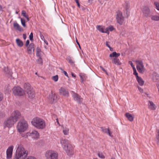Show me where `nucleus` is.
<instances>
[{
	"instance_id": "052dcab7",
	"label": "nucleus",
	"mask_w": 159,
	"mask_h": 159,
	"mask_svg": "<svg viewBox=\"0 0 159 159\" xmlns=\"http://www.w3.org/2000/svg\"><path fill=\"white\" fill-rule=\"evenodd\" d=\"M93 0H88V2L90 4H92L93 2Z\"/></svg>"
},
{
	"instance_id": "72a5a7b5",
	"label": "nucleus",
	"mask_w": 159,
	"mask_h": 159,
	"mask_svg": "<svg viewBox=\"0 0 159 159\" xmlns=\"http://www.w3.org/2000/svg\"><path fill=\"white\" fill-rule=\"evenodd\" d=\"M37 61L38 64L42 65L43 64V60L41 57H39V58L37 60Z\"/></svg>"
},
{
	"instance_id": "ddd939ff",
	"label": "nucleus",
	"mask_w": 159,
	"mask_h": 159,
	"mask_svg": "<svg viewBox=\"0 0 159 159\" xmlns=\"http://www.w3.org/2000/svg\"><path fill=\"white\" fill-rule=\"evenodd\" d=\"M68 155H71L72 154L73 147L69 143L65 147L63 148Z\"/></svg>"
},
{
	"instance_id": "09e8293b",
	"label": "nucleus",
	"mask_w": 159,
	"mask_h": 159,
	"mask_svg": "<svg viewBox=\"0 0 159 159\" xmlns=\"http://www.w3.org/2000/svg\"><path fill=\"white\" fill-rule=\"evenodd\" d=\"M40 37L41 38V39L42 40H44L45 39H44V37L43 35L42 34V33H41V32H40Z\"/></svg>"
},
{
	"instance_id": "6ab92c4d",
	"label": "nucleus",
	"mask_w": 159,
	"mask_h": 159,
	"mask_svg": "<svg viewBox=\"0 0 159 159\" xmlns=\"http://www.w3.org/2000/svg\"><path fill=\"white\" fill-rule=\"evenodd\" d=\"M59 93L60 94H61L64 96L68 97L69 95V93L68 90L63 88H61L60 89Z\"/></svg>"
},
{
	"instance_id": "dca6fc26",
	"label": "nucleus",
	"mask_w": 159,
	"mask_h": 159,
	"mask_svg": "<svg viewBox=\"0 0 159 159\" xmlns=\"http://www.w3.org/2000/svg\"><path fill=\"white\" fill-rule=\"evenodd\" d=\"M13 149V146H11L9 147L7 149V159H10L11 157Z\"/></svg>"
},
{
	"instance_id": "c85d7f7f",
	"label": "nucleus",
	"mask_w": 159,
	"mask_h": 159,
	"mask_svg": "<svg viewBox=\"0 0 159 159\" xmlns=\"http://www.w3.org/2000/svg\"><path fill=\"white\" fill-rule=\"evenodd\" d=\"M41 49L39 47H37L36 49V56L39 57H41Z\"/></svg>"
},
{
	"instance_id": "aec40b11",
	"label": "nucleus",
	"mask_w": 159,
	"mask_h": 159,
	"mask_svg": "<svg viewBox=\"0 0 159 159\" xmlns=\"http://www.w3.org/2000/svg\"><path fill=\"white\" fill-rule=\"evenodd\" d=\"M61 144V145L63 148V147H65L66 145H67L68 143V140L66 139H62L60 141Z\"/></svg>"
},
{
	"instance_id": "a18cd8bd",
	"label": "nucleus",
	"mask_w": 159,
	"mask_h": 159,
	"mask_svg": "<svg viewBox=\"0 0 159 159\" xmlns=\"http://www.w3.org/2000/svg\"><path fill=\"white\" fill-rule=\"evenodd\" d=\"M154 4L156 6L157 9L159 10V3L157 2H155Z\"/></svg>"
},
{
	"instance_id": "cd10ccee",
	"label": "nucleus",
	"mask_w": 159,
	"mask_h": 159,
	"mask_svg": "<svg viewBox=\"0 0 159 159\" xmlns=\"http://www.w3.org/2000/svg\"><path fill=\"white\" fill-rule=\"evenodd\" d=\"M112 62L115 64H117V65H120L121 64V63L119 59L116 58H115L113 59Z\"/></svg>"
},
{
	"instance_id": "13d9d810",
	"label": "nucleus",
	"mask_w": 159,
	"mask_h": 159,
	"mask_svg": "<svg viewBox=\"0 0 159 159\" xmlns=\"http://www.w3.org/2000/svg\"><path fill=\"white\" fill-rule=\"evenodd\" d=\"M110 43V42H109L107 41L106 42V45L107 46L108 48L110 46L109 43Z\"/></svg>"
},
{
	"instance_id": "e2e57ef3",
	"label": "nucleus",
	"mask_w": 159,
	"mask_h": 159,
	"mask_svg": "<svg viewBox=\"0 0 159 159\" xmlns=\"http://www.w3.org/2000/svg\"><path fill=\"white\" fill-rule=\"evenodd\" d=\"M130 64L131 66L132 67L133 69V67H134V66L133 64V63H132V62H131Z\"/></svg>"
},
{
	"instance_id": "338daca9",
	"label": "nucleus",
	"mask_w": 159,
	"mask_h": 159,
	"mask_svg": "<svg viewBox=\"0 0 159 159\" xmlns=\"http://www.w3.org/2000/svg\"><path fill=\"white\" fill-rule=\"evenodd\" d=\"M108 48L110 49V51H113V48H111L110 46L108 47Z\"/></svg>"
},
{
	"instance_id": "774afa93",
	"label": "nucleus",
	"mask_w": 159,
	"mask_h": 159,
	"mask_svg": "<svg viewBox=\"0 0 159 159\" xmlns=\"http://www.w3.org/2000/svg\"><path fill=\"white\" fill-rule=\"evenodd\" d=\"M76 3H77V5L79 7H80V3H79V2H76Z\"/></svg>"
},
{
	"instance_id": "9b49d317",
	"label": "nucleus",
	"mask_w": 159,
	"mask_h": 159,
	"mask_svg": "<svg viewBox=\"0 0 159 159\" xmlns=\"http://www.w3.org/2000/svg\"><path fill=\"white\" fill-rule=\"evenodd\" d=\"M57 98L55 93L52 91L49 95L48 99L50 103L52 104L56 101Z\"/></svg>"
},
{
	"instance_id": "6e6d98bb",
	"label": "nucleus",
	"mask_w": 159,
	"mask_h": 159,
	"mask_svg": "<svg viewBox=\"0 0 159 159\" xmlns=\"http://www.w3.org/2000/svg\"><path fill=\"white\" fill-rule=\"evenodd\" d=\"M62 71H63L64 75L67 77H68V74H67V72L64 70H62Z\"/></svg>"
},
{
	"instance_id": "3c124183",
	"label": "nucleus",
	"mask_w": 159,
	"mask_h": 159,
	"mask_svg": "<svg viewBox=\"0 0 159 159\" xmlns=\"http://www.w3.org/2000/svg\"><path fill=\"white\" fill-rule=\"evenodd\" d=\"M107 33L108 34H109V30L108 29V28L107 27L106 30H105V31H104V33Z\"/></svg>"
},
{
	"instance_id": "c9c22d12",
	"label": "nucleus",
	"mask_w": 159,
	"mask_h": 159,
	"mask_svg": "<svg viewBox=\"0 0 159 159\" xmlns=\"http://www.w3.org/2000/svg\"><path fill=\"white\" fill-rule=\"evenodd\" d=\"M97 29L98 30H99L102 33H104V31L103 28L100 26H98L97 27Z\"/></svg>"
},
{
	"instance_id": "6e6552de",
	"label": "nucleus",
	"mask_w": 159,
	"mask_h": 159,
	"mask_svg": "<svg viewBox=\"0 0 159 159\" xmlns=\"http://www.w3.org/2000/svg\"><path fill=\"white\" fill-rule=\"evenodd\" d=\"M116 13V19L117 22L120 25H122L124 21V17L122 12L120 11H117Z\"/></svg>"
},
{
	"instance_id": "c03bdc74",
	"label": "nucleus",
	"mask_w": 159,
	"mask_h": 159,
	"mask_svg": "<svg viewBox=\"0 0 159 159\" xmlns=\"http://www.w3.org/2000/svg\"><path fill=\"white\" fill-rule=\"evenodd\" d=\"M137 87L139 91L141 93H142L144 92L143 89L142 88L139 87V86H138Z\"/></svg>"
},
{
	"instance_id": "f8f14e48",
	"label": "nucleus",
	"mask_w": 159,
	"mask_h": 159,
	"mask_svg": "<svg viewBox=\"0 0 159 159\" xmlns=\"http://www.w3.org/2000/svg\"><path fill=\"white\" fill-rule=\"evenodd\" d=\"M20 113L18 111H16L12 113V116L11 117L16 122L20 118Z\"/></svg>"
},
{
	"instance_id": "de8ad7c7",
	"label": "nucleus",
	"mask_w": 159,
	"mask_h": 159,
	"mask_svg": "<svg viewBox=\"0 0 159 159\" xmlns=\"http://www.w3.org/2000/svg\"><path fill=\"white\" fill-rule=\"evenodd\" d=\"M107 28L109 30H109L111 31H113L114 30V28L112 26H109L108 27H107Z\"/></svg>"
},
{
	"instance_id": "9d476101",
	"label": "nucleus",
	"mask_w": 159,
	"mask_h": 159,
	"mask_svg": "<svg viewBox=\"0 0 159 159\" xmlns=\"http://www.w3.org/2000/svg\"><path fill=\"white\" fill-rule=\"evenodd\" d=\"M142 12L144 17L148 18L151 16V10L148 7L146 6L144 7L143 9Z\"/></svg>"
},
{
	"instance_id": "4be33fe9",
	"label": "nucleus",
	"mask_w": 159,
	"mask_h": 159,
	"mask_svg": "<svg viewBox=\"0 0 159 159\" xmlns=\"http://www.w3.org/2000/svg\"><path fill=\"white\" fill-rule=\"evenodd\" d=\"M125 115L126 117L129 121L131 122L133 120L134 117L130 114L129 113H127L125 114Z\"/></svg>"
},
{
	"instance_id": "4468645a",
	"label": "nucleus",
	"mask_w": 159,
	"mask_h": 159,
	"mask_svg": "<svg viewBox=\"0 0 159 159\" xmlns=\"http://www.w3.org/2000/svg\"><path fill=\"white\" fill-rule=\"evenodd\" d=\"M73 93V97L74 100L76 101L79 103L81 104L83 101V98L76 93L74 92Z\"/></svg>"
},
{
	"instance_id": "a211bd4d",
	"label": "nucleus",
	"mask_w": 159,
	"mask_h": 159,
	"mask_svg": "<svg viewBox=\"0 0 159 159\" xmlns=\"http://www.w3.org/2000/svg\"><path fill=\"white\" fill-rule=\"evenodd\" d=\"M27 52L29 54H32L34 50V44L33 43H31L27 47Z\"/></svg>"
},
{
	"instance_id": "a878e982",
	"label": "nucleus",
	"mask_w": 159,
	"mask_h": 159,
	"mask_svg": "<svg viewBox=\"0 0 159 159\" xmlns=\"http://www.w3.org/2000/svg\"><path fill=\"white\" fill-rule=\"evenodd\" d=\"M102 131L104 133L108 134L109 136L112 137V135H111V132L109 128L103 129Z\"/></svg>"
},
{
	"instance_id": "49530a36",
	"label": "nucleus",
	"mask_w": 159,
	"mask_h": 159,
	"mask_svg": "<svg viewBox=\"0 0 159 159\" xmlns=\"http://www.w3.org/2000/svg\"><path fill=\"white\" fill-rule=\"evenodd\" d=\"M33 33L31 32L29 35V38L30 40H33Z\"/></svg>"
},
{
	"instance_id": "39448f33",
	"label": "nucleus",
	"mask_w": 159,
	"mask_h": 159,
	"mask_svg": "<svg viewBox=\"0 0 159 159\" xmlns=\"http://www.w3.org/2000/svg\"><path fill=\"white\" fill-rule=\"evenodd\" d=\"M28 127V124L25 120H22L18 123L17 128L19 132H24Z\"/></svg>"
},
{
	"instance_id": "4c0bfd02",
	"label": "nucleus",
	"mask_w": 159,
	"mask_h": 159,
	"mask_svg": "<svg viewBox=\"0 0 159 159\" xmlns=\"http://www.w3.org/2000/svg\"><path fill=\"white\" fill-rule=\"evenodd\" d=\"M58 79V75H57L52 77V79L55 82L57 81Z\"/></svg>"
},
{
	"instance_id": "f704fd0d",
	"label": "nucleus",
	"mask_w": 159,
	"mask_h": 159,
	"mask_svg": "<svg viewBox=\"0 0 159 159\" xmlns=\"http://www.w3.org/2000/svg\"><path fill=\"white\" fill-rule=\"evenodd\" d=\"M20 20H21V24H22V25H23V26L24 27H26V25H25V20H24V19H23L21 18L20 19Z\"/></svg>"
},
{
	"instance_id": "2eb2a0df",
	"label": "nucleus",
	"mask_w": 159,
	"mask_h": 159,
	"mask_svg": "<svg viewBox=\"0 0 159 159\" xmlns=\"http://www.w3.org/2000/svg\"><path fill=\"white\" fill-rule=\"evenodd\" d=\"M27 134L34 139H37L39 138V134L35 130H33L31 133H28Z\"/></svg>"
},
{
	"instance_id": "b1692460",
	"label": "nucleus",
	"mask_w": 159,
	"mask_h": 159,
	"mask_svg": "<svg viewBox=\"0 0 159 159\" xmlns=\"http://www.w3.org/2000/svg\"><path fill=\"white\" fill-rule=\"evenodd\" d=\"M16 42L19 47H21L23 46V42L19 39H16Z\"/></svg>"
},
{
	"instance_id": "ea45409f",
	"label": "nucleus",
	"mask_w": 159,
	"mask_h": 159,
	"mask_svg": "<svg viewBox=\"0 0 159 159\" xmlns=\"http://www.w3.org/2000/svg\"><path fill=\"white\" fill-rule=\"evenodd\" d=\"M157 134L156 136V139L158 143H159V129L157 130Z\"/></svg>"
},
{
	"instance_id": "393cba45",
	"label": "nucleus",
	"mask_w": 159,
	"mask_h": 159,
	"mask_svg": "<svg viewBox=\"0 0 159 159\" xmlns=\"http://www.w3.org/2000/svg\"><path fill=\"white\" fill-rule=\"evenodd\" d=\"M149 107L150 109L152 110H155L156 109V107L153 102L149 101Z\"/></svg>"
},
{
	"instance_id": "5fc2aeb1",
	"label": "nucleus",
	"mask_w": 159,
	"mask_h": 159,
	"mask_svg": "<svg viewBox=\"0 0 159 159\" xmlns=\"http://www.w3.org/2000/svg\"><path fill=\"white\" fill-rule=\"evenodd\" d=\"M3 98V96L2 93H0V101H1Z\"/></svg>"
},
{
	"instance_id": "7c9ffc66",
	"label": "nucleus",
	"mask_w": 159,
	"mask_h": 159,
	"mask_svg": "<svg viewBox=\"0 0 159 159\" xmlns=\"http://www.w3.org/2000/svg\"><path fill=\"white\" fill-rule=\"evenodd\" d=\"M46 1L48 4H50L54 6L55 5V3L53 0H45Z\"/></svg>"
},
{
	"instance_id": "37998d69",
	"label": "nucleus",
	"mask_w": 159,
	"mask_h": 159,
	"mask_svg": "<svg viewBox=\"0 0 159 159\" xmlns=\"http://www.w3.org/2000/svg\"><path fill=\"white\" fill-rule=\"evenodd\" d=\"M116 52H113L111 54H110L109 57H115L116 58Z\"/></svg>"
},
{
	"instance_id": "e433bc0d",
	"label": "nucleus",
	"mask_w": 159,
	"mask_h": 159,
	"mask_svg": "<svg viewBox=\"0 0 159 159\" xmlns=\"http://www.w3.org/2000/svg\"><path fill=\"white\" fill-rule=\"evenodd\" d=\"M133 71H134L133 74L135 75L136 78L138 77H139V76L138 75V74L137 72L136 69L135 67H133Z\"/></svg>"
},
{
	"instance_id": "680f3d73",
	"label": "nucleus",
	"mask_w": 159,
	"mask_h": 159,
	"mask_svg": "<svg viewBox=\"0 0 159 159\" xmlns=\"http://www.w3.org/2000/svg\"><path fill=\"white\" fill-rule=\"evenodd\" d=\"M56 121H57V124L59 125H60V124L58 121V118H57L56 119Z\"/></svg>"
},
{
	"instance_id": "8fccbe9b",
	"label": "nucleus",
	"mask_w": 159,
	"mask_h": 159,
	"mask_svg": "<svg viewBox=\"0 0 159 159\" xmlns=\"http://www.w3.org/2000/svg\"><path fill=\"white\" fill-rule=\"evenodd\" d=\"M29 43H30V41H29V40H27L26 42V43L25 44V47H28V45L29 44Z\"/></svg>"
},
{
	"instance_id": "f3484780",
	"label": "nucleus",
	"mask_w": 159,
	"mask_h": 159,
	"mask_svg": "<svg viewBox=\"0 0 159 159\" xmlns=\"http://www.w3.org/2000/svg\"><path fill=\"white\" fill-rule=\"evenodd\" d=\"M3 71L5 75L8 77L12 76V72L10 71L7 67H5L3 69Z\"/></svg>"
},
{
	"instance_id": "2f4dec72",
	"label": "nucleus",
	"mask_w": 159,
	"mask_h": 159,
	"mask_svg": "<svg viewBox=\"0 0 159 159\" xmlns=\"http://www.w3.org/2000/svg\"><path fill=\"white\" fill-rule=\"evenodd\" d=\"M110 0H98L100 3L101 4L105 5Z\"/></svg>"
},
{
	"instance_id": "5701e85b",
	"label": "nucleus",
	"mask_w": 159,
	"mask_h": 159,
	"mask_svg": "<svg viewBox=\"0 0 159 159\" xmlns=\"http://www.w3.org/2000/svg\"><path fill=\"white\" fill-rule=\"evenodd\" d=\"M136 80L139 84L141 86L143 85L144 84V81L140 77H139L136 78Z\"/></svg>"
},
{
	"instance_id": "a19ab883",
	"label": "nucleus",
	"mask_w": 159,
	"mask_h": 159,
	"mask_svg": "<svg viewBox=\"0 0 159 159\" xmlns=\"http://www.w3.org/2000/svg\"><path fill=\"white\" fill-rule=\"evenodd\" d=\"M68 60L69 61V62L70 63L71 65H74V62L70 58V57L68 58Z\"/></svg>"
},
{
	"instance_id": "f257e3e1",
	"label": "nucleus",
	"mask_w": 159,
	"mask_h": 159,
	"mask_svg": "<svg viewBox=\"0 0 159 159\" xmlns=\"http://www.w3.org/2000/svg\"><path fill=\"white\" fill-rule=\"evenodd\" d=\"M28 155V152L22 145H19L17 147L14 159H25Z\"/></svg>"
},
{
	"instance_id": "20e7f679",
	"label": "nucleus",
	"mask_w": 159,
	"mask_h": 159,
	"mask_svg": "<svg viewBox=\"0 0 159 159\" xmlns=\"http://www.w3.org/2000/svg\"><path fill=\"white\" fill-rule=\"evenodd\" d=\"M12 93L15 96L21 97L24 96L25 92L23 89L19 86L14 87L12 89Z\"/></svg>"
},
{
	"instance_id": "f03ea898",
	"label": "nucleus",
	"mask_w": 159,
	"mask_h": 159,
	"mask_svg": "<svg viewBox=\"0 0 159 159\" xmlns=\"http://www.w3.org/2000/svg\"><path fill=\"white\" fill-rule=\"evenodd\" d=\"M31 123L33 125L39 129H43L45 128L46 126L44 120L39 117L34 118Z\"/></svg>"
},
{
	"instance_id": "bb28decb",
	"label": "nucleus",
	"mask_w": 159,
	"mask_h": 159,
	"mask_svg": "<svg viewBox=\"0 0 159 159\" xmlns=\"http://www.w3.org/2000/svg\"><path fill=\"white\" fill-rule=\"evenodd\" d=\"M151 19L152 20L154 21L159 20V15H152L151 16Z\"/></svg>"
},
{
	"instance_id": "bf43d9fd",
	"label": "nucleus",
	"mask_w": 159,
	"mask_h": 159,
	"mask_svg": "<svg viewBox=\"0 0 159 159\" xmlns=\"http://www.w3.org/2000/svg\"><path fill=\"white\" fill-rule=\"evenodd\" d=\"M120 55V53H117L116 52V58H117L118 57H119Z\"/></svg>"
},
{
	"instance_id": "69168bd1",
	"label": "nucleus",
	"mask_w": 159,
	"mask_h": 159,
	"mask_svg": "<svg viewBox=\"0 0 159 159\" xmlns=\"http://www.w3.org/2000/svg\"><path fill=\"white\" fill-rule=\"evenodd\" d=\"M44 42V43H46V44L47 45H48V42H47V41H46L45 39H44V40H43Z\"/></svg>"
},
{
	"instance_id": "1a4fd4ad",
	"label": "nucleus",
	"mask_w": 159,
	"mask_h": 159,
	"mask_svg": "<svg viewBox=\"0 0 159 159\" xmlns=\"http://www.w3.org/2000/svg\"><path fill=\"white\" fill-rule=\"evenodd\" d=\"M16 122L11 117L8 118L7 120L5 121L4 125V128L7 127L10 128Z\"/></svg>"
},
{
	"instance_id": "412c9836",
	"label": "nucleus",
	"mask_w": 159,
	"mask_h": 159,
	"mask_svg": "<svg viewBox=\"0 0 159 159\" xmlns=\"http://www.w3.org/2000/svg\"><path fill=\"white\" fill-rule=\"evenodd\" d=\"M13 26L15 29L20 31L22 30V28L17 23H14L13 24Z\"/></svg>"
},
{
	"instance_id": "603ef678",
	"label": "nucleus",
	"mask_w": 159,
	"mask_h": 159,
	"mask_svg": "<svg viewBox=\"0 0 159 159\" xmlns=\"http://www.w3.org/2000/svg\"><path fill=\"white\" fill-rule=\"evenodd\" d=\"M100 67L102 69L103 71L105 72L106 73V74H107V72L106 70L102 66H100Z\"/></svg>"
},
{
	"instance_id": "4d7b16f0",
	"label": "nucleus",
	"mask_w": 159,
	"mask_h": 159,
	"mask_svg": "<svg viewBox=\"0 0 159 159\" xmlns=\"http://www.w3.org/2000/svg\"><path fill=\"white\" fill-rule=\"evenodd\" d=\"M23 38L24 39H25L26 38V35L25 34H23Z\"/></svg>"
},
{
	"instance_id": "79ce46f5",
	"label": "nucleus",
	"mask_w": 159,
	"mask_h": 159,
	"mask_svg": "<svg viewBox=\"0 0 159 159\" xmlns=\"http://www.w3.org/2000/svg\"><path fill=\"white\" fill-rule=\"evenodd\" d=\"M22 15L25 17H27V16H28V15L26 14V12L25 11L23 10L22 11Z\"/></svg>"
},
{
	"instance_id": "0e129e2a",
	"label": "nucleus",
	"mask_w": 159,
	"mask_h": 159,
	"mask_svg": "<svg viewBox=\"0 0 159 159\" xmlns=\"http://www.w3.org/2000/svg\"><path fill=\"white\" fill-rule=\"evenodd\" d=\"M71 75L72 76H73L74 77H76V76L73 73H71Z\"/></svg>"
},
{
	"instance_id": "7ed1b4c3",
	"label": "nucleus",
	"mask_w": 159,
	"mask_h": 159,
	"mask_svg": "<svg viewBox=\"0 0 159 159\" xmlns=\"http://www.w3.org/2000/svg\"><path fill=\"white\" fill-rule=\"evenodd\" d=\"M24 88L29 98H34L35 94V91L29 83H25L24 84Z\"/></svg>"
},
{
	"instance_id": "864d4df0",
	"label": "nucleus",
	"mask_w": 159,
	"mask_h": 159,
	"mask_svg": "<svg viewBox=\"0 0 159 159\" xmlns=\"http://www.w3.org/2000/svg\"><path fill=\"white\" fill-rule=\"evenodd\" d=\"M26 159H36L35 157L32 156H29Z\"/></svg>"
},
{
	"instance_id": "0eeeda50",
	"label": "nucleus",
	"mask_w": 159,
	"mask_h": 159,
	"mask_svg": "<svg viewBox=\"0 0 159 159\" xmlns=\"http://www.w3.org/2000/svg\"><path fill=\"white\" fill-rule=\"evenodd\" d=\"M137 64V69L138 71L140 73L143 74L145 70V69L143 65L142 61L140 60H136L135 61Z\"/></svg>"
},
{
	"instance_id": "423d86ee",
	"label": "nucleus",
	"mask_w": 159,
	"mask_h": 159,
	"mask_svg": "<svg viewBox=\"0 0 159 159\" xmlns=\"http://www.w3.org/2000/svg\"><path fill=\"white\" fill-rule=\"evenodd\" d=\"M45 155L46 159H58V154L54 151L47 150L46 152Z\"/></svg>"
},
{
	"instance_id": "c756f323",
	"label": "nucleus",
	"mask_w": 159,
	"mask_h": 159,
	"mask_svg": "<svg viewBox=\"0 0 159 159\" xmlns=\"http://www.w3.org/2000/svg\"><path fill=\"white\" fill-rule=\"evenodd\" d=\"M79 75L80 77L81 82L83 83L84 80H85L86 78H85V75L82 73H80Z\"/></svg>"
},
{
	"instance_id": "58836bf2",
	"label": "nucleus",
	"mask_w": 159,
	"mask_h": 159,
	"mask_svg": "<svg viewBox=\"0 0 159 159\" xmlns=\"http://www.w3.org/2000/svg\"><path fill=\"white\" fill-rule=\"evenodd\" d=\"M98 156L101 158H104L105 156L102 153L98 152Z\"/></svg>"
},
{
	"instance_id": "473e14b6",
	"label": "nucleus",
	"mask_w": 159,
	"mask_h": 159,
	"mask_svg": "<svg viewBox=\"0 0 159 159\" xmlns=\"http://www.w3.org/2000/svg\"><path fill=\"white\" fill-rule=\"evenodd\" d=\"M69 129L68 128H65L63 130V133L64 135H67L68 134Z\"/></svg>"
}]
</instances>
